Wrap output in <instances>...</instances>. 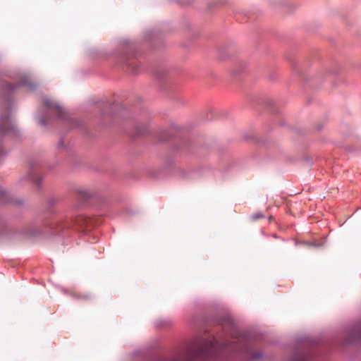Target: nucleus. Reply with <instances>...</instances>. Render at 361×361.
<instances>
[{
	"instance_id": "obj_12",
	"label": "nucleus",
	"mask_w": 361,
	"mask_h": 361,
	"mask_svg": "<svg viewBox=\"0 0 361 361\" xmlns=\"http://www.w3.org/2000/svg\"><path fill=\"white\" fill-rule=\"evenodd\" d=\"M1 152H2V150L0 149V154H1Z\"/></svg>"
},
{
	"instance_id": "obj_2",
	"label": "nucleus",
	"mask_w": 361,
	"mask_h": 361,
	"mask_svg": "<svg viewBox=\"0 0 361 361\" xmlns=\"http://www.w3.org/2000/svg\"><path fill=\"white\" fill-rule=\"evenodd\" d=\"M221 348L220 343L212 340H207L202 346L195 352V355L201 358H207L212 356V353L216 352Z\"/></svg>"
},
{
	"instance_id": "obj_8",
	"label": "nucleus",
	"mask_w": 361,
	"mask_h": 361,
	"mask_svg": "<svg viewBox=\"0 0 361 361\" xmlns=\"http://www.w3.org/2000/svg\"><path fill=\"white\" fill-rule=\"evenodd\" d=\"M78 197L80 200H87L91 197V194L87 190H80L78 191Z\"/></svg>"
},
{
	"instance_id": "obj_10",
	"label": "nucleus",
	"mask_w": 361,
	"mask_h": 361,
	"mask_svg": "<svg viewBox=\"0 0 361 361\" xmlns=\"http://www.w3.org/2000/svg\"><path fill=\"white\" fill-rule=\"evenodd\" d=\"M355 331L356 333L361 334V326H359V327L356 328V329L355 330Z\"/></svg>"
},
{
	"instance_id": "obj_4",
	"label": "nucleus",
	"mask_w": 361,
	"mask_h": 361,
	"mask_svg": "<svg viewBox=\"0 0 361 361\" xmlns=\"http://www.w3.org/2000/svg\"><path fill=\"white\" fill-rule=\"evenodd\" d=\"M44 104L49 111H54L59 117L63 118V110L56 102L46 98L44 101Z\"/></svg>"
},
{
	"instance_id": "obj_11",
	"label": "nucleus",
	"mask_w": 361,
	"mask_h": 361,
	"mask_svg": "<svg viewBox=\"0 0 361 361\" xmlns=\"http://www.w3.org/2000/svg\"><path fill=\"white\" fill-rule=\"evenodd\" d=\"M39 123L43 126L46 124V121L43 118L39 119Z\"/></svg>"
},
{
	"instance_id": "obj_6",
	"label": "nucleus",
	"mask_w": 361,
	"mask_h": 361,
	"mask_svg": "<svg viewBox=\"0 0 361 361\" xmlns=\"http://www.w3.org/2000/svg\"><path fill=\"white\" fill-rule=\"evenodd\" d=\"M0 202L1 203H7V202H13L12 198L11 197L8 192L3 188L0 189Z\"/></svg>"
},
{
	"instance_id": "obj_7",
	"label": "nucleus",
	"mask_w": 361,
	"mask_h": 361,
	"mask_svg": "<svg viewBox=\"0 0 361 361\" xmlns=\"http://www.w3.org/2000/svg\"><path fill=\"white\" fill-rule=\"evenodd\" d=\"M29 176L32 180L33 184L38 188H39L42 185V178L33 172H29Z\"/></svg>"
},
{
	"instance_id": "obj_9",
	"label": "nucleus",
	"mask_w": 361,
	"mask_h": 361,
	"mask_svg": "<svg viewBox=\"0 0 361 361\" xmlns=\"http://www.w3.org/2000/svg\"><path fill=\"white\" fill-rule=\"evenodd\" d=\"M146 130H147V126H145L143 127V128H142V129H141V128H137V133H140V134H141V133H145V131H146Z\"/></svg>"
},
{
	"instance_id": "obj_3",
	"label": "nucleus",
	"mask_w": 361,
	"mask_h": 361,
	"mask_svg": "<svg viewBox=\"0 0 361 361\" xmlns=\"http://www.w3.org/2000/svg\"><path fill=\"white\" fill-rule=\"evenodd\" d=\"M14 128L13 125L9 120L8 112L6 111L5 115L1 116L0 130L2 133H8Z\"/></svg>"
},
{
	"instance_id": "obj_1",
	"label": "nucleus",
	"mask_w": 361,
	"mask_h": 361,
	"mask_svg": "<svg viewBox=\"0 0 361 361\" xmlns=\"http://www.w3.org/2000/svg\"><path fill=\"white\" fill-rule=\"evenodd\" d=\"M73 226H97L102 224L101 217L90 216L83 214L73 215L70 219Z\"/></svg>"
},
{
	"instance_id": "obj_5",
	"label": "nucleus",
	"mask_w": 361,
	"mask_h": 361,
	"mask_svg": "<svg viewBox=\"0 0 361 361\" xmlns=\"http://www.w3.org/2000/svg\"><path fill=\"white\" fill-rule=\"evenodd\" d=\"M250 218L253 222H257L258 220L262 219V223L263 224H276L275 219L272 216H269L267 218L262 212H257L255 214H253L252 215H251Z\"/></svg>"
}]
</instances>
